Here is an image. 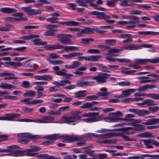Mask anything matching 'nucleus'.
Wrapping results in <instances>:
<instances>
[{
    "label": "nucleus",
    "mask_w": 159,
    "mask_h": 159,
    "mask_svg": "<svg viewBox=\"0 0 159 159\" xmlns=\"http://www.w3.org/2000/svg\"><path fill=\"white\" fill-rule=\"evenodd\" d=\"M52 138L56 140L59 139H63L62 141V143H72L75 142L76 141H81L83 139L81 137L76 135L69 136L67 135H61L60 134H54Z\"/></svg>",
    "instance_id": "obj_1"
},
{
    "label": "nucleus",
    "mask_w": 159,
    "mask_h": 159,
    "mask_svg": "<svg viewBox=\"0 0 159 159\" xmlns=\"http://www.w3.org/2000/svg\"><path fill=\"white\" fill-rule=\"evenodd\" d=\"M55 118L51 116H44L41 119H35L32 120L28 119H23L18 120L19 121L26 122H35L40 123H61L60 121H54Z\"/></svg>",
    "instance_id": "obj_2"
},
{
    "label": "nucleus",
    "mask_w": 159,
    "mask_h": 159,
    "mask_svg": "<svg viewBox=\"0 0 159 159\" xmlns=\"http://www.w3.org/2000/svg\"><path fill=\"white\" fill-rule=\"evenodd\" d=\"M141 49L140 47L136 46L134 44H130L129 45H125L124 47L121 48L120 49H111L109 50L108 51V52L109 54L113 53L111 54V55L113 56L118 55L117 54H115L119 52L120 51H121L124 50H137Z\"/></svg>",
    "instance_id": "obj_3"
},
{
    "label": "nucleus",
    "mask_w": 159,
    "mask_h": 159,
    "mask_svg": "<svg viewBox=\"0 0 159 159\" xmlns=\"http://www.w3.org/2000/svg\"><path fill=\"white\" fill-rule=\"evenodd\" d=\"M82 112L81 111H76L73 112L70 116L68 117H65L63 118L65 120V122L68 124L73 123L72 125H74L77 124L78 120H80L81 116L79 115Z\"/></svg>",
    "instance_id": "obj_4"
},
{
    "label": "nucleus",
    "mask_w": 159,
    "mask_h": 159,
    "mask_svg": "<svg viewBox=\"0 0 159 159\" xmlns=\"http://www.w3.org/2000/svg\"><path fill=\"white\" fill-rule=\"evenodd\" d=\"M72 37L71 34H60L56 36L58 41L61 43L65 45L72 44L71 40L70 39Z\"/></svg>",
    "instance_id": "obj_5"
},
{
    "label": "nucleus",
    "mask_w": 159,
    "mask_h": 159,
    "mask_svg": "<svg viewBox=\"0 0 159 159\" xmlns=\"http://www.w3.org/2000/svg\"><path fill=\"white\" fill-rule=\"evenodd\" d=\"M111 76L109 74L104 73H99L97 75L93 76V79L96 80L98 83H105L107 82V79Z\"/></svg>",
    "instance_id": "obj_6"
},
{
    "label": "nucleus",
    "mask_w": 159,
    "mask_h": 159,
    "mask_svg": "<svg viewBox=\"0 0 159 159\" xmlns=\"http://www.w3.org/2000/svg\"><path fill=\"white\" fill-rule=\"evenodd\" d=\"M31 8L32 6H30L27 7H22L21 9L25 11L27 15L30 16L40 14L42 12V11L40 10H35L34 9H32Z\"/></svg>",
    "instance_id": "obj_7"
},
{
    "label": "nucleus",
    "mask_w": 159,
    "mask_h": 159,
    "mask_svg": "<svg viewBox=\"0 0 159 159\" xmlns=\"http://www.w3.org/2000/svg\"><path fill=\"white\" fill-rule=\"evenodd\" d=\"M102 56L100 55H92L88 57H79L78 58L79 61L85 60L91 61H98L99 59L102 58Z\"/></svg>",
    "instance_id": "obj_8"
},
{
    "label": "nucleus",
    "mask_w": 159,
    "mask_h": 159,
    "mask_svg": "<svg viewBox=\"0 0 159 159\" xmlns=\"http://www.w3.org/2000/svg\"><path fill=\"white\" fill-rule=\"evenodd\" d=\"M136 63L137 64H145L149 62L152 63H156L159 62V57L154 59H137L135 61Z\"/></svg>",
    "instance_id": "obj_9"
},
{
    "label": "nucleus",
    "mask_w": 159,
    "mask_h": 159,
    "mask_svg": "<svg viewBox=\"0 0 159 159\" xmlns=\"http://www.w3.org/2000/svg\"><path fill=\"white\" fill-rule=\"evenodd\" d=\"M96 17L100 19H104L106 21L109 23H112L115 22L114 20L107 19H110L111 17L110 16L106 15L104 12H98Z\"/></svg>",
    "instance_id": "obj_10"
},
{
    "label": "nucleus",
    "mask_w": 159,
    "mask_h": 159,
    "mask_svg": "<svg viewBox=\"0 0 159 159\" xmlns=\"http://www.w3.org/2000/svg\"><path fill=\"white\" fill-rule=\"evenodd\" d=\"M20 115L19 114L8 113L2 116V120H13L17 117H19Z\"/></svg>",
    "instance_id": "obj_11"
},
{
    "label": "nucleus",
    "mask_w": 159,
    "mask_h": 159,
    "mask_svg": "<svg viewBox=\"0 0 159 159\" xmlns=\"http://www.w3.org/2000/svg\"><path fill=\"white\" fill-rule=\"evenodd\" d=\"M120 133L110 132L99 134V139H109L112 137L119 136Z\"/></svg>",
    "instance_id": "obj_12"
},
{
    "label": "nucleus",
    "mask_w": 159,
    "mask_h": 159,
    "mask_svg": "<svg viewBox=\"0 0 159 159\" xmlns=\"http://www.w3.org/2000/svg\"><path fill=\"white\" fill-rule=\"evenodd\" d=\"M54 134L48 135L44 137V138L49 140V141L43 142L41 143V144L43 145H49L53 143L56 140L55 139H54L52 138Z\"/></svg>",
    "instance_id": "obj_13"
},
{
    "label": "nucleus",
    "mask_w": 159,
    "mask_h": 159,
    "mask_svg": "<svg viewBox=\"0 0 159 159\" xmlns=\"http://www.w3.org/2000/svg\"><path fill=\"white\" fill-rule=\"evenodd\" d=\"M98 103V102L92 101L91 102H87L83 104L80 108L82 109H87L92 107Z\"/></svg>",
    "instance_id": "obj_14"
},
{
    "label": "nucleus",
    "mask_w": 159,
    "mask_h": 159,
    "mask_svg": "<svg viewBox=\"0 0 159 159\" xmlns=\"http://www.w3.org/2000/svg\"><path fill=\"white\" fill-rule=\"evenodd\" d=\"M0 11L3 13L10 14L15 13L17 11V10L15 8L5 7L1 8Z\"/></svg>",
    "instance_id": "obj_15"
},
{
    "label": "nucleus",
    "mask_w": 159,
    "mask_h": 159,
    "mask_svg": "<svg viewBox=\"0 0 159 159\" xmlns=\"http://www.w3.org/2000/svg\"><path fill=\"white\" fill-rule=\"evenodd\" d=\"M132 35L130 34H122L120 35V37L122 39H126L127 38H129L126 40L123 41L122 42L124 43H131L132 41V39L131 38Z\"/></svg>",
    "instance_id": "obj_16"
},
{
    "label": "nucleus",
    "mask_w": 159,
    "mask_h": 159,
    "mask_svg": "<svg viewBox=\"0 0 159 159\" xmlns=\"http://www.w3.org/2000/svg\"><path fill=\"white\" fill-rule=\"evenodd\" d=\"M39 36L37 38H34L32 39V42L34 43V44L35 45L39 46L46 45L47 44L46 42H43L41 41V40L39 38L40 37V36L39 35H36Z\"/></svg>",
    "instance_id": "obj_17"
},
{
    "label": "nucleus",
    "mask_w": 159,
    "mask_h": 159,
    "mask_svg": "<svg viewBox=\"0 0 159 159\" xmlns=\"http://www.w3.org/2000/svg\"><path fill=\"white\" fill-rule=\"evenodd\" d=\"M80 64L81 63L78 61H73L72 65H65V67L67 69H74L79 66Z\"/></svg>",
    "instance_id": "obj_18"
},
{
    "label": "nucleus",
    "mask_w": 159,
    "mask_h": 159,
    "mask_svg": "<svg viewBox=\"0 0 159 159\" xmlns=\"http://www.w3.org/2000/svg\"><path fill=\"white\" fill-rule=\"evenodd\" d=\"M60 44L59 43L53 45H48L45 46V48L47 50L51 51L60 49Z\"/></svg>",
    "instance_id": "obj_19"
},
{
    "label": "nucleus",
    "mask_w": 159,
    "mask_h": 159,
    "mask_svg": "<svg viewBox=\"0 0 159 159\" xmlns=\"http://www.w3.org/2000/svg\"><path fill=\"white\" fill-rule=\"evenodd\" d=\"M101 117L98 116L84 119L82 120L87 123H90L99 121L101 120Z\"/></svg>",
    "instance_id": "obj_20"
},
{
    "label": "nucleus",
    "mask_w": 159,
    "mask_h": 159,
    "mask_svg": "<svg viewBox=\"0 0 159 159\" xmlns=\"http://www.w3.org/2000/svg\"><path fill=\"white\" fill-rule=\"evenodd\" d=\"M25 151L20 150L14 151L11 153L6 154L7 155H11L13 156L18 157L25 156L24 152Z\"/></svg>",
    "instance_id": "obj_21"
},
{
    "label": "nucleus",
    "mask_w": 159,
    "mask_h": 159,
    "mask_svg": "<svg viewBox=\"0 0 159 159\" xmlns=\"http://www.w3.org/2000/svg\"><path fill=\"white\" fill-rule=\"evenodd\" d=\"M58 23L63 25H66L68 26H76L80 24V23L79 22L75 21L59 22Z\"/></svg>",
    "instance_id": "obj_22"
},
{
    "label": "nucleus",
    "mask_w": 159,
    "mask_h": 159,
    "mask_svg": "<svg viewBox=\"0 0 159 159\" xmlns=\"http://www.w3.org/2000/svg\"><path fill=\"white\" fill-rule=\"evenodd\" d=\"M0 87L4 89H10L15 88L16 86L12 84L2 82L0 85Z\"/></svg>",
    "instance_id": "obj_23"
},
{
    "label": "nucleus",
    "mask_w": 159,
    "mask_h": 159,
    "mask_svg": "<svg viewBox=\"0 0 159 159\" xmlns=\"http://www.w3.org/2000/svg\"><path fill=\"white\" fill-rule=\"evenodd\" d=\"M135 91L134 89H129L122 91L121 96L122 97H125L130 95L131 93H133Z\"/></svg>",
    "instance_id": "obj_24"
},
{
    "label": "nucleus",
    "mask_w": 159,
    "mask_h": 159,
    "mask_svg": "<svg viewBox=\"0 0 159 159\" xmlns=\"http://www.w3.org/2000/svg\"><path fill=\"white\" fill-rule=\"evenodd\" d=\"M51 3V2L48 1L47 0H39L37 1V3L34 4V6L36 7H39L44 4H50Z\"/></svg>",
    "instance_id": "obj_25"
},
{
    "label": "nucleus",
    "mask_w": 159,
    "mask_h": 159,
    "mask_svg": "<svg viewBox=\"0 0 159 159\" xmlns=\"http://www.w3.org/2000/svg\"><path fill=\"white\" fill-rule=\"evenodd\" d=\"M86 91V90L79 91L74 93V97L75 98H78L85 97L86 94L84 93Z\"/></svg>",
    "instance_id": "obj_26"
},
{
    "label": "nucleus",
    "mask_w": 159,
    "mask_h": 159,
    "mask_svg": "<svg viewBox=\"0 0 159 159\" xmlns=\"http://www.w3.org/2000/svg\"><path fill=\"white\" fill-rule=\"evenodd\" d=\"M126 18L129 19L131 21L134 22V24L135 25L139 23V18L137 16H126Z\"/></svg>",
    "instance_id": "obj_27"
},
{
    "label": "nucleus",
    "mask_w": 159,
    "mask_h": 159,
    "mask_svg": "<svg viewBox=\"0 0 159 159\" xmlns=\"http://www.w3.org/2000/svg\"><path fill=\"white\" fill-rule=\"evenodd\" d=\"M152 76L155 78H159V75L157 74L152 73L147 75V76H141L137 77V79H150V78L149 76Z\"/></svg>",
    "instance_id": "obj_28"
},
{
    "label": "nucleus",
    "mask_w": 159,
    "mask_h": 159,
    "mask_svg": "<svg viewBox=\"0 0 159 159\" xmlns=\"http://www.w3.org/2000/svg\"><path fill=\"white\" fill-rule=\"evenodd\" d=\"M138 33L139 34L143 35H154L159 34V32L150 31H139L138 32Z\"/></svg>",
    "instance_id": "obj_29"
},
{
    "label": "nucleus",
    "mask_w": 159,
    "mask_h": 159,
    "mask_svg": "<svg viewBox=\"0 0 159 159\" xmlns=\"http://www.w3.org/2000/svg\"><path fill=\"white\" fill-rule=\"evenodd\" d=\"M143 142L145 145H146V148H153L152 145V140L150 139L149 140L143 139L141 140Z\"/></svg>",
    "instance_id": "obj_30"
},
{
    "label": "nucleus",
    "mask_w": 159,
    "mask_h": 159,
    "mask_svg": "<svg viewBox=\"0 0 159 159\" xmlns=\"http://www.w3.org/2000/svg\"><path fill=\"white\" fill-rule=\"evenodd\" d=\"M31 148L26 149L25 152H37L40 151L41 148L39 147L35 146H32L30 147Z\"/></svg>",
    "instance_id": "obj_31"
},
{
    "label": "nucleus",
    "mask_w": 159,
    "mask_h": 159,
    "mask_svg": "<svg viewBox=\"0 0 159 159\" xmlns=\"http://www.w3.org/2000/svg\"><path fill=\"white\" fill-rule=\"evenodd\" d=\"M38 37H39V36L36 35V34H31L28 36H22L20 38V39L23 40H32L34 38H37Z\"/></svg>",
    "instance_id": "obj_32"
},
{
    "label": "nucleus",
    "mask_w": 159,
    "mask_h": 159,
    "mask_svg": "<svg viewBox=\"0 0 159 159\" xmlns=\"http://www.w3.org/2000/svg\"><path fill=\"white\" fill-rule=\"evenodd\" d=\"M93 29L92 28L86 27L84 29H80V30H81L82 33H83V34H91L93 33Z\"/></svg>",
    "instance_id": "obj_33"
},
{
    "label": "nucleus",
    "mask_w": 159,
    "mask_h": 159,
    "mask_svg": "<svg viewBox=\"0 0 159 159\" xmlns=\"http://www.w3.org/2000/svg\"><path fill=\"white\" fill-rule=\"evenodd\" d=\"M100 90L102 92L97 94L99 96V97L100 96H107L109 94V93L107 92V89L105 88H101Z\"/></svg>",
    "instance_id": "obj_34"
},
{
    "label": "nucleus",
    "mask_w": 159,
    "mask_h": 159,
    "mask_svg": "<svg viewBox=\"0 0 159 159\" xmlns=\"http://www.w3.org/2000/svg\"><path fill=\"white\" fill-rule=\"evenodd\" d=\"M139 81V83L141 84H145L150 82H156L158 81L157 79H141Z\"/></svg>",
    "instance_id": "obj_35"
},
{
    "label": "nucleus",
    "mask_w": 159,
    "mask_h": 159,
    "mask_svg": "<svg viewBox=\"0 0 159 159\" xmlns=\"http://www.w3.org/2000/svg\"><path fill=\"white\" fill-rule=\"evenodd\" d=\"M151 111L146 110H139L138 115L139 116H143L144 115L150 114Z\"/></svg>",
    "instance_id": "obj_36"
},
{
    "label": "nucleus",
    "mask_w": 159,
    "mask_h": 159,
    "mask_svg": "<svg viewBox=\"0 0 159 159\" xmlns=\"http://www.w3.org/2000/svg\"><path fill=\"white\" fill-rule=\"evenodd\" d=\"M23 96L27 97H34L35 95V92L33 91H29L23 94Z\"/></svg>",
    "instance_id": "obj_37"
},
{
    "label": "nucleus",
    "mask_w": 159,
    "mask_h": 159,
    "mask_svg": "<svg viewBox=\"0 0 159 159\" xmlns=\"http://www.w3.org/2000/svg\"><path fill=\"white\" fill-rule=\"evenodd\" d=\"M75 2L78 3L80 6L88 7V5L87 4L86 0H76Z\"/></svg>",
    "instance_id": "obj_38"
},
{
    "label": "nucleus",
    "mask_w": 159,
    "mask_h": 159,
    "mask_svg": "<svg viewBox=\"0 0 159 159\" xmlns=\"http://www.w3.org/2000/svg\"><path fill=\"white\" fill-rule=\"evenodd\" d=\"M32 99L30 98H24L20 100L21 102H24L25 104L28 105H33V101H31V100Z\"/></svg>",
    "instance_id": "obj_39"
},
{
    "label": "nucleus",
    "mask_w": 159,
    "mask_h": 159,
    "mask_svg": "<svg viewBox=\"0 0 159 159\" xmlns=\"http://www.w3.org/2000/svg\"><path fill=\"white\" fill-rule=\"evenodd\" d=\"M127 24H129V25H127L126 26V28L127 29H132L135 28L136 26V25L134 24V22L131 21L129 20L127 21Z\"/></svg>",
    "instance_id": "obj_40"
},
{
    "label": "nucleus",
    "mask_w": 159,
    "mask_h": 159,
    "mask_svg": "<svg viewBox=\"0 0 159 159\" xmlns=\"http://www.w3.org/2000/svg\"><path fill=\"white\" fill-rule=\"evenodd\" d=\"M63 49L64 50L61 51L60 52H63L66 51L68 52L71 51V46H63L60 44V49Z\"/></svg>",
    "instance_id": "obj_41"
},
{
    "label": "nucleus",
    "mask_w": 159,
    "mask_h": 159,
    "mask_svg": "<svg viewBox=\"0 0 159 159\" xmlns=\"http://www.w3.org/2000/svg\"><path fill=\"white\" fill-rule=\"evenodd\" d=\"M66 70L65 69H63L61 70H59L57 71H55V73L61 76H66V73L65 72Z\"/></svg>",
    "instance_id": "obj_42"
},
{
    "label": "nucleus",
    "mask_w": 159,
    "mask_h": 159,
    "mask_svg": "<svg viewBox=\"0 0 159 159\" xmlns=\"http://www.w3.org/2000/svg\"><path fill=\"white\" fill-rule=\"evenodd\" d=\"M58 18L56 17L49 18L47 19L46 20L52 23H58L59 21H57Z\"/></svg>",
    "instance_id": "obj_43"
},
{
    "label": "nucleus",
    "mask_w": 159,
    "mask_h": 159,
    "mask_svg": "<svg viewBox=\"0 0 159 159\" xmlns=\"http://www.w3.org/2000/svg\"><path fill=\"white\" fill-rule=\"evenodd\" d=\"M67 8L69 9L75 10L77 9L76 5L75 3H68L66 4Z\"/></svg>",
    "instance_id": "obj_44"
},
{
    "label": "nucleus",
    "mask_w": 159,
    "mask_h": 159,
    "mask_svg": "<svg viewBox=\"0 0 159 159\" xmlns=\"http://www.w3.org/2000/svg\"><path fill=\"white\" fill-rule=\"evenodd\" d=\"M70 58L74 57H79L83 55L82 52H72L69 53Z\"/></svg>",
    "instance_id": "obj_45"
},
{
    "label": "nucleus",
    "mask_w": 159,
    "mask_h": 159,
    "mask_svg": "<svg viewBox=\"0 0 159 159\" xmlns=\"http://www.w3.org/2000/svg\"><path fill=\"white\" fill-rule=\"evenodd\" d=\"M118 141L117 139H109L104 140V144H114L116 143Z\"/></svg>",
    "instance_id": "obj_46"
},
{
    "label": "nucleus",
    "mask_w": 159,
    "mask_h": 159,
    "mask_svg": "<svg viewBox=\"0 0 159 159\" xmlns=\"http://www.w3.org/2000/svg\"><path fill=\"white\" fill-rule=\"evenodd\" d=\"M142 124L146 125H154V118L147 120L145 122H142Z\"/></svg>",
    "instance_id": "obj_47"
},
{
    "label": "nucleus",
    "mask_w": 159,
    "mask_h": 159,
    "mask_svg": "<svg viewBox=\"0 0 159 159\" xmlns=\"http://www.w3.org/2000/svg\"><path fill=\"white\" fill-rule=\"evenodd\" d=\"M30 133H20L18 134L19 137L21 138H26L29 139Z\"/></svg>",
    "instance_id": "obj_48"
},
{
    "label": "nucleus",
    "mask_w": 159,
    "mask_h": 159,
    "mask_svg": "<svg viewBox=\"0 0 159 159\" xmlns=\"http://www.w3.org/2000/svg\"><path fill=\"white\" fill-rule=\"evenodd\" d=\"M117 0H113L107 1V5L109 7H113L115 6V3L116 2Z\"/></svg>",
    "instance_id": "obj_49"
},
{
    "label": "nucleus",
    "mask_w": 159,
    "mask_h": 159,
    "mask_svg": "<svg viewBox=\"0 0 159 159\" xmlns=\"http://www.w3.org/2000/svg\"><path fill=\"white\" fill-rule=\"evenodd\" d=\"M81 41L83 42V43L88 44L89 42H92L94 41V40L92 38H86L83 39H81Z\"/></svg>",
    "instance_id": "obj_50"
},
{
    "label": "nucleus",
    "mask_w": 159,
    "mask_h": 159,
    "mask_svg": "<svg viewBox=\"0 0 159 159\" xmlns=\"http://www.w3.org/2000/svg\"><path fill=\"white\" fill-rule=\"evenodd\" d=\"M130 1L129 0H122L120 3V5L123 7L129 6L128 4Z\"/></svg>",
    "instance_id": "obj_51"
},
{
    "label": "nucleus",
    "mask_w": 159,
    "mask_h": 159,
    "mask_svg": "<svg viewBox=\"0 0 159 159\" xmlns=\"http://www.w3.org/2000/svg\"><path fill=\"white\" fill-rule=\"evenodd\" d=\"M148 96L153 99H159V94L156 93H150Z\"/></svg>",
    "instance_id": "obj_52"
},
{
    "label": "nucleus",
    "mask_w": 159,
    "mask_h": 159,
    "mask_svg": "<svg viewBox=\"0 0 159 159\" xmlns=\"http://www.w3.org/2000/svg\"><path fill=\"white\" fill-rule=\"evenodd\" d=\"M4 20L8 22H17V18L12 17H6Z\"/></svg>",
    "instance_id": "obj_53"
},
{
    "label": "nucleus",
    "mask_w": 159,
    "mask_h": 159,
    "mask_svg": "<svg viewBox=\"0 0 159 159\" xmlns=\"http://www.w3.org/2000/svg\"><path fill=\"white\" fill-rule=\"evenodd\" d=\"M87 52L92 54H98L100 53V51L96 49H89L87 50Z\"/></svg>",
    "instance_id": "obj_54"
},
{
    "label": "nucleus",
    "mask_w": 159,
    "mask_h": 159,
    "mask_svg": "<svg viewBox=\"0 0 159 159\" xmlns=\"http://www.w3.org/2000/svg\"><path fill=\"white\" fill-rule=\"evenodd\" d=\"M49 57L52 59H55L58 58L59 57V56L57 54L54 53H50L48 54Z\"/></svg>",
    "instance_id": "obj_55"
},
{
    "label": "nucleus",
    "mask_w": 159,
    "mask_h": 159,
    "mask_svg": "<svg viewBox=\"0 0 159 159\" xmlns=\"http://www.w3.org/2000/svg\"><path fill=\"white\" fill-rule=\"evenodd\" d=\"M118 84L120 86H126L131 85V83L128 81H123L118 83Z\"/></svg>",
    "instance_id": "obj_56"
},
{
    "label": "nucleus",
    "mask_w": 159,
    "mask_h": 159,
    "mask_svg": "<svg viewBox=\"0 0 159 159\" xmlns=\"http://www.w3.org/2000/svg\"><path fill=\"white\" fill-rule=\"evenodd\" d=\"M109 115L113 117L114 116H121L122 114L120 111H118L116 113H110L109 114Z\"/></svg>",
    "instance_id": "obj_57"
},
{
    "label": "nucleus",
    "mask_w": 159,
    "mask_h": 159,
    "mask_svg": "<svg viewBox=\"0 0 159 159\" xmlns=\"http://www.w3.org/2000/svg\"><path fill=\"white\" fill-rule=\"evenodd\" d=\"M22 110L23 111L26 112H28L33 111L34 110V109L33 108L23 107H22Z\"/></svg>",
    "instance_id": "obj_58"
},
{
    "label": "nucleus",
    "mask_w": 159,
    "mask_h": 159,
    "mask_svg": "<svg viewBox=\"0 0 159 159\" xmlns=\"http://www.w3.org/2000/svg\"><path fill=\"white\" fill-rule=\"evenodd\" d=\"M116 61L121 63H129L130 62V60L127 59L116 58Z\"/></svg>",
    "instance_id": "obj_59"
},
{
    "label": "nucleus",
    "mask_w": 159,
    "mask_h": 159,
    "mask_svg": "<svg viewBox=\"0 0 159 159\" xmlns=\"http://www.w3.org/2000/svg\"><path fill=\"white\" fill-rule=\"evenodd\" d=\"M4 98L12 100H16L18 98L16 96L11 95L5 96L4 97Z\"/></svg>",
    "instance_id": "obj_60"
},
{
    "label": "nucleus",
    "mask_w": 159,
    "mask_h": 159,
    "mask_svg": "<svg viewBox=\"0 0 159 159\" xmlns=\"http://www.w3.org/2000/svg\"><path fill=\"white\" fill-rule=\"evenodd\" d=\"M78 156L79 157V159H97L95 158H88L87 155L84 154L79 155Z\"/></svg>",
    "instance_id": "obj_61"
},
{
    "label": "nucleus",
    "mask_w": 159,
    "mask_h": 159,
    "mask_svg": "<svg viewBox=\"0 0 159 159\" xmlns=\"http://www.w3.org/2000/svg\"><path fill=\"white\" fill-rule=\"evenodd\" d=\"M84 152L87 154H89V155L91 156L95 157L94 154H92L91 153L94 152V151L89 149H87L84 150Z\"/></svg>",
    "instance_id": "obj_62"
},
{
    "label": "nucleus",
    "mask_w": 159,
    "mask_h": 159,
    "mask_svg": "<svg viewBox=\"0 0 159 159\" xmlns=\"http://www.w3.org/2000/svg\"><path fill=\"white\" fill-rule=\"evenodd\" d=\"M148 109L152 112H156L159 110V107L158 106H156L153 107H150L148 108Z\"/></svg>",
    "instance_id": "obj_63"
},
{
    "label": "nucleus",
    "mask_w": 159,
    "mask_h": 159,
    "mask_svg": "<svg viewBox=\"0 0 159 159\" xmlns=\"http://www.w3.org/2000/svg\"><path fill=\"white\" fill-rule=\"evenodd\" d=\"M17 141L21 143L27 144L29 142V141L26 139H17Z\"/></svg>",
    "instance_id": "obj_64"
}]
</instances>
